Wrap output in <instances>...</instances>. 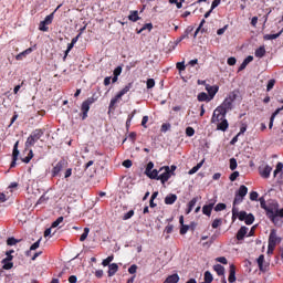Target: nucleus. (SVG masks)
I'll return each mask as SVG.
<instances>
[{"label": "nucleus", "instance_id": "obj_31", "mask_svg": "<svg viewBox=\"0 0 283 283\" xmlns=\"http://www.w3.org/2000/svg\"><path fill=\"white\" fill-rule=\"evenodd\" d=\"M247 193H249V188H247V186H240L237 195L244 198L247 196Z\"/></svg>", "mask_w": 283, "mask_h": 283}, {"label": "nucleus", "instance_id": "obj_33", "mask_svg": "<svg viewBox=\"0 0 283 283\" xmlns=\"http://www.w3.org/2000/svg\"><path fill=\"white\" fill-rule=\"evenodd\" d=\"M128 19L129 21H134V22L138 21V19H140L138 17V11H132L130 14L128 15Z\"/></svg>", "mask_w": 283, "mask_h": 283}, {"label": "nucleus", "instance_id": "obj_11", "mask_svg": "<svg viewBox=\"0 0 283 283\" xmlns=\"http://www.w3.org/2000/svg\"><path fill=\"white\" fill-rule=\"evenodd\" d=\"M218 90H220V87L218 85H209L207 84L206 85V91L208 92L209 94V97L213 101V97L216 96V94H218Z\"/></svg>", "mask_w": 283, "mask_h": 283}, {"label": "nucleus", "instance_id": "obj_44", "mask_svg": "<svg viewBox=\"0 0 283 283\" xmlns=\"http://www.w3.org/2000/svg\"><path fill=\"white\" fill-rule=\"evenodd\" d=\"M63 222V217H59L51 226V229H56V227H59V224H61Z\"/></svg>", "mask_w": 283, "mask_h": 283}, {"label": "nucleus", "instance_id": "obj_24", "mask_svg": "<svg viewBox=\"0 0 283 283\" xmlns=\"http://www.w3.org/2000/svg\"><path fill=\"white\" fill-rule=\"evenodd\" d=\"M211 211H213V203H209L202 207L203 216H211Z\"/></svg>", "mask_w": 283, "mask_h": 283}, {"label": "nucleus", "instance_id": "obj_28", "mask_svg": "<svg viewBox=\"0 0 283 283\" xmlns=\"http://www.w3.org/2000/svg\"><path fill=\"white\" fill-rule=\"evenodd\" d=\"M176 200H178V197L176 195H168L165 198V205H174V202H176Z\"/></svg>", "mask_w": 283, "mask_h": 283}, {"label": "nucleus", "instance_id": "obj_63", "mask_svg": "<svg viewBox=\"0 0 283 283\" xmlns=\"http://www.w3.org/2000/svg\"><path fill=\"white\" fill-rule=\"evenodd\" d=\"M258 192L256 191H252L251 193H250V200H258Z\"/></svg>", "mask_w": 283, "mask_h": 283}, {"label": "nucleus", "instance_id": "obj_51", "mask_svg": "<svg viewBox=\"0 0 283 283\" xmlns=\"http://www.w3.org/2000/svg\"><path fill=\"white\" fill-rule=\"evenodd\" d=\"M39 247H41V239H39L35 243H33L30 247V251H36V249H39Z\"/></svg>", "mask_w": 283, "mask_h": 283}, {"label": "nucleus", "instance_id": "obj_32", "mask_svg": "<svg viewBox=\"0 0 283 283\" xmlns=\"http://www.w3.org/2000/svg\"><path fill=\"white\" fill-rule=\"evenodd\" d=\"M213 271H216V273L218 275H224V266L220 265V264H216L213 266Z\"/></svg>", "mask_w": 283, "mask_h": 283}, {"label": "nucleus", "instance_id": "obj_37", "mask_svg": "<svg viewBox=\"0 0 283 283\" xmlns=\"http://www.w3.org/2000/svg\"><path fill=\"white\" fill-rule=\"evenodd\" d=\"M111 262H114V255L107 256L105 260H103L102 265L109 266Z\"/></svg>", "mask_w": 283, "mask_h": 283}, {"label": "nucleus", "instance_id": "obj_15", "mask_svg": "<svg viewBox=\"0 0 283 283\" xmlns=\"http://www.w3.org/2000/svg\"><path fill=\"white\" fill-rule=\"evenodd\" d=\"M256 262H258L260 271H266V269L269 268V264L264 261V255L263 254H261L258 258Z\"/></svg>", "mask_w": 283, "mask_h": 283}, {"label": "nucleus", "instance_id": "obj_12", "mask_svg": "<svg viewBox=\"0 0 283 283\" xmlns=\"http://www.w3.org/2000/svg\"><path fill=\"white\" fill-rule=\"evenodd\" d=\"M65 166V161H59L52 169V176L56 177L63 171V167Z\"/></svg>", "mask_w": 283, "mask_h": 283}, {"label": "nucleus", "instance_id": "obj_62", "mask_svg": "<svg viewBox=\"0 0 283 283\" xmlns=\"http://www.w3.org/2000/svg\"><path fill=\"white\" fill-rule=\"evenodd\" d=\"M172 232H174V226L168 224V226L165 228V233H172Z\"/></svg>", "mask_w": 283, "mask_h": 283}, {"label": "nucleus", "instance_id": "obj_1", "mask_svg": "<svg viewBox=\"0 0 283 283\" xmlns=\"http://www.w3.org/2000/svg\"><path fill=\"white\" fill-rule=\"evenodd\" d=\"M280 242H282V238L277 237V231L275 229L271 230L268 243V255H273V251H275V247H277Z\"/></svg>", "mask_w": 283, "mask_h": 283}, {"label": "nucleus", "instance_id": "obj_13", "mask_svg": "<svg viewBox=\"0 0 283 283\" xmlns=\"http://www.w3.org/2000/svg\"><path fill=\"white\" fill-rule=\"evenodd\" d=\"M214 125H217L219 132H227V129H229V122L227 118L221 119L219 123H214Z\"/></svg>", "mask_w": 283, "mask_h": 283}, {"label": "nucleus", "instance_id": "obj_6", "mask_svg": "<svg viewBox=\"0 0 283 283\" xmlns=\"http://www.w3.org/2000/svg\"><path fill=\"white\" fill-rule=\"evenodd\" d=\"M159 171H160L159 180L161 185H165V182H167V180L171 178V168H169V166H165V167H161Z\"/></svg>", "mask_w": 283, "mask_h": 283}, {"label": "nucleus", "instance_id": "obj_30", "mask_svg": "<svg viewBox=\"0 0 283 283\" xmlns=\"http://www.w3.org/2000/svg\"><path fill=\"white\" fill-rule=\"evenodd\" d=\"M198 202L197 198H192L188 203V210L186 211L187 214H189L190 211H193V208L196 207V203Z\"/></svg>", "mask_w": 283, "mask_h": 283}, {"label": "nucleus", "instance_id": "obj_45", "mask_svg": "<svg viewBox=\"0 0 283 283\" xmlns=\"http://www.w3.org/2000/svg\"><path fill=\"white\" fill-rule=\"evenodd\" d=\"M177 70H179V72H185V70H187V66L185 65V62H178L176 64Z\"/></svg>", "mask_w": 283, "mask_h": 283}, {"label": "nucleus", "instance_id": "obj_52", "mask_svg": "<svg viewBox=\"0 0 283 283\" xmlns=\"http://www.w3.org/2000/svg\"><path fill=\"white\" fill-rule=\"evenodd\" d=\"M224 209H227V205H224V203H218L214 207V211H224Z\"/></svg>", "mask_w": 283, "mask_h": 283}, {"label": "nucleus", "instance_id": "obj_56", "mask_svg": "<svg viewBox=\"0 0 283 283\" xmlns=\"http://www.w3.org/2000/svg\"><path fill=\"white\" fill-rule=\"evenodd\" d=\"M221 224H222V220L216 219L212 222V229H218V227H220Z\"/></svg>", "mask_w": 283, "mask_h": 283}, {"label": "nucleus", "instance_id": "obj_57", "mask_svg": "<svg viewBox=\"0 0 283 283\" xmlns=\"http://www.w3.org/2000/svg\"><path fill=\"white\" fill-rule=\"evenodd\" d=\"M17 242H19V241H17V239H14V238H9V239L7 240V244H8L9 247H14V244H17Z\"/></svg>", "mask_w": 283, "mask_h": 283}, {"label": "nucleus", "instance_id": "obj_59", "mask_svg": "<svg viewBox=\"0 0 283 283\" xmlns=\"http://www.w3.org/2000/svg\"><path fill=\"white\" fill-rule=\"evenodd\" d=\"M222 0H213L212 4H211V10H216V8H218V6H220Z\"/></svg>", "mask_w": 283, "mask_h": 283}, {"label": "nucleus", "instance_id": "obj_42", "mask_svg": "<svg viewBox=\"0 0 283 283\" xmlns=\"http://www.w3.org/2000/svg\"><path fill=\"white\" fill-rule=\"evenodd\" d=\"M242 200H244V197L235 193L234 201H233V207H235V205H240L242 202Z\"/></svg>", "mask_w": 283, "mask_h": 283}, {"label": "nucleus", "instance_id": "obj_58", "mask_svg": "<svg viewBox=\"0 0 283 283\" xmlns=\"http://www.w3.org/2000/svg\"><path fill=\"white\" fill-rule=\"evenodd\" d=\"M216 262H220V264H228L227 258L224 256L217 258Z\"/></svg>", "mask_w": 283, "mask_h": 283}, {"label": "nucleus", "instance_id": "obj_64", "mask_svg": "<svg viewBox=\"0 0 283 283\" xmlns=\"http://www.w3.org/2000/svg\"><path fill=\"white\" fill-rule=\"evenodd\" d=\"M237 62H238V60H235V57L228 59V65H235Z\"/></svg>", "mask_w": 283, "mask_h": 283}, {"label": "nucleus", "instance_id": "obj_40", "mask_svg": "<svg viewBox=\"0 0 283 283\" xmlns=\"http://www.w3.org/2000/svg\"><path fill=\"white\" fill-rule=\"evenodd\" d=\"M129 90H132V83L127 84V85L125 86V88H123V90H120V91L118 92V94L122 95V96H125V94H127V92H129Z\"/></svg>", "mask_w": 283, "mask_h": 283}, {"label": "nucleus", "instance_id": "obj_14", "mask_svg": "<svg viewBox=\"0 0 283 283\" xmlns=\"http://www.w3.org/2000/svg\"><path fill=\"white\" fill-rule=\"evenodd\" d=\"M12 156H13V161L11 163V167H15L17 165V160L19 158V142H17L13 146V153H12Z\"/></svg>", "mask_w": 283, "mask_h": 283}, {"label": "nucleus", "instance_id": "obj_61", "mask_svg": "<svg viewBox=\"0 0 283 283\" xmlns=\"http://www.w3.org/2000/svg\"><path fill=\"white\" fill-rule=\"evenodd\" d=\"M134 210L128 211L126 214H124V220H129V218H133Z\"/></svg>", "mask_w": 283, "mask_h": 283}, {"label": "nucleus", "instance_id": "obj_54", "mask_svg": "<svg viewBox=\"0 0 283 283\" xmlns=\"http://www.w3.org/2000/svg\"><path fill=\"white\" fill-rule=\"evenodd\" d=\"M136 271H138V265L136 264L130 265V268L128 269V273H130V275H134Z\"/></svg>", "mask_w": 283, "mask_h": 283}, {"label": "nucleus", "instance_id": "obj_7", "mask_svg": "<svg viewBox=\"0 0 283 283\" xmlns=\"http://www.w3.org/2000/svg\"><path fill=\"white\" fill-rule=\"evenodd\" d=\"M224 118H227V113L221 111V108L217 107L213 111L211 123L214 125L216 123H220V120H224Z\"/></svg>", "mask_w": 283, "mask_h": 283}, {"label": "nucleus", "instance_id": "obj_50", "mask_svg": "<svg viewBox=\"0 0 283 283\" xmlns=\"http://www.w3.org/2000/svg\"><path fill=\"white\" fill-rule=\"evenodd\" d=\"M39 30H41V32H48V24L44 21L40 22Z\"/></svg>", "mask_w": 283, "mask_h": 283}, {"label": "nucleus", "instance_id": "obj_16", "mask_svg": "<svg viewBox=\"0 0 283 283\" xmlns=\"http://www.w3.org/2000/svg\"><path fill=\"white\" fill-rule=\"evenodd\" d=\"M118 273V264L112 263L108 265V277H114Z\"/></svg>", "mask_w": 283, "mask_h": 283}, {"label": "nucleus", "instance_id": "obj_5", "mask_svg": "<svg viewBox=\"0 0 283 283\" xmlns=\"http://www.w3.org/2000/svg\"><path fill=\"white\" fill-rule=\"evenodd\" d=\"M14 253V250H10L6 252L7 258L2 260V269L4 271H10L14 266V263L12 260H14V256L12 255Z\"/></svg>", "mask_w": 283, "mask_h": 283}, {"label": "nucleus", "instance_id": "obj_22", "mask_svg": "<svg viewBox=\"0 0 283 283\" xmlns=\"http://www.w3.org/2000/svg\"><path fill=\"white\" fill-rule=\"evenodd\" d=\"M266 54V49L264 46H260L259 49L255 50L254 56L256 59H262Z\"/></svg>", "mask_w": 283, "mask_h": 283}, {"label": "nucleus", "instance_id": "obj_23", "mask_svg": "<svg viewBox=\"0 0 283 283\" xmlns=\"http://www.w3.org/2000/svg\"><path fill=\"white\" fill-rule=\"evenodd\" d=\"M202 165H205V160L200 161L199 164H197L195 167H192L188 174L189 176H193V174H198V170H200L202 168Z\"/></svg>", "mask_w": 283, "mask_h": 283}, {"label": "nucleus", "instance_id": "obj_26", "mask_svg": "<svg viewBox=\"0 0 283 283\" xmlns=\"http://www.w3.org/2000/svg\"><path fill=\"white\" fill-rule=\"evenodd\" d=\"M197 98L200 103H202V102L209 103V101H212L211 97L209 95H207V93H205V92L199 93Z\"/></svg>", "mask_w": 283, "mask_h": 283}, {"label": "nucleus", "instance_id": "obj_39", "mask_svg": "<svg viewBox=\"0 0 283 283\" xmlns=\"http://www.w3.org/2000/svg\"><path fill=\"white\" fill-rule=\"evenodd\" d=\"M230 169L231 171H235V169H238V160H235V158L230 159Z\"/></svg>", "mask_w": 283, "mask_h": 283}, {"label": "nucleus", "instance_id": "obj_17", "mask_svg": "<svg viewBox=\"0 0 283 283\" xmlns=\"http://www.w3.org/2000/svg\"><path fill=\"white\" fill-rule=\"evenodd\" d=\"M179 224L181 226L180 234L185 235V233H187V231H189V226L185 224V217L184 216H181L179 218Z\"/></svg>", "mask_w": 283, "mask_h": 283}, {"label": "nucleus", "instance_id": "obj_25", "mask_svg": "<svg viewBox=\"0 0 283 283\" xmlns=\"http://www.w3.org/2000/svg\"><path fill=\"white\" fill-rule=\"evenodd\" d=\"M253 61V55H249L240 65L239 67V72H242V70L247 69V65H249V63H251Z\"/></svg>", "mask_w": 283, "mask_h": 283}, {"label": "nucleus", "instance_id": "obj_21", "mask_svg": "<svg viewBox=\"0 0 283 283\" xmlns=\"http://www.w3.org/2000/svg\"><path fill=\"white\" fill-rule=\"evenodd\" d=\"M228 282H230V283L235 282V265H233V264L230 265Z\"/></svg>", "mask_w": 283, "mask_h": 283}, {"label": "nucleus", "instance_id": "obj_48", "mask_svg": "<svg viewBox=\"0 0 283 283\" xmlns=\"http://www.w3.org/2000/svg\"><path fill=\"white\" fill-rule=\"evenodd\" d=\"M196 134V129H193V127H187L186 128V136H189V137H191V136H193Z\"/></svg>", "mask_w": 283, "mask_h": 283}, {"label": "nucleus", "instance_id": "obj_53", "mask_svg": "<svg viewBox=\"0 0 283 283\" xmlns=\"http://www.w3.org/2000/svg\"><path fill=\"white\" fill-rule=\"evenodd\" d=\"M273 87H275V80H270L268 82V86H266L268 92H271V90H273Z\"/></svg>", "mask_w": 283, "mask_h": 283}, {"label": "nucleus", "instance_id": "obj_18", "mask_svg": "<svg viewBox=\"0 0 283 283\" xmlns=\"http://www.w3.org/2000/svg\"><path fill=\"white\" fill-rule=\"evenodd\" d=\"M249 233V228L241 227L237 233V240H244V237Z\"/></svg>", "mask_w": 283, "mask_h": 283}, {"label": "nucleus", "instance_id": "obj_36", "mask_svg": "<svg viewBox=\"0 0 283 283\" xmlns=\"http://www.w3.org/2000/svg\"><path fill=\"white\" fill-rule=\"evenodd\" d=\"M213 282V275L211 274V272L207 271L205 273V283H211Z\"/></svg>", "mask_w": 283, "mask_h": 283}, {"label": "nucleus", "instance_id": "obj_8", "mask_svg": "<svg viewBox=\"0 0 283 283\" xmlns=\"http://www.w3.org/2000/svg\"><path fill=\"white\" fill-rule=\"evenodd\" d=\"M218 108L221 112H224L227 114V112H231V109H233V97H227L222 104L220 106H218Z\"/></svg>", "mask_w": 283, "mask_h": 283}, {"label": "nucleus", "instance_id": "obj_55", "mask_svg": "<svg viewBox=\"0 0 283 283\" xmlns=\"http://www.w3.org/2000/svg\"><path fill=\"white\" fill-rule=\"evenodd\" d=\"M154 170V164L150 161L147 164L146 166V170H145V174L148 175L150 171Z\"/></svg>", "mask_w": 283, "mask_h": 283}, {"label": "nucleus", "instance_id": "obj_29", "mask_svg": "<svg viewBox=\"0 0 283 283\" xmlns=\"http://www.w3.org/2000/svg\"><path fill=\"white\" fill-rule=\"evenodd\" d=\"M282 30L279 32V33H275V34H265L263 36L264 41H273L275 39H279V36L282 34Z\"/></svg>", "mask_w": 283, "mask_h": 283}, {"label": "nucleus", "instance_id": "obj_47", "mask_svg": "<svg viewBox=\"0 0 283 283\" xmlns=\"http://www.w3.org/2000/svg\"><path fill=\"white\" fill-rule=\"evenodd\" d=\"M282 169H283V164L277 163L276 168L274 170V178L280 174V171H282Z\"/></svg>", "mask_w": 283, "mask_h": 283}, {"label": "nucleus", "instance_id": "obj_34", "mask_svg": "<svg viewBox=\"0 0 283 283\" xmlns=\"http://www.w3.org/2000/svg\"><path fill=\"white\" fill-rule=\"evenodd\" d=\"M243 222H245V224H253V222H255V217H253V214L249 213L245 217Z\"/></svg>", "mask_w": 283, "mask_h": 283}, {"label": "nucleus", "instance_id": "obj_60", "mask_svg": "<svg viewBox=\"0 0 283 283\" xmlns=\"http://www.w3.org/2000/svg\"><path fill=\"white\" fill-rule=\"evenodd\" d=\"M24 59L28 54H32V48H29L27 50H24L23 52L20 53Z\"/></svg>", "mask_w": 283, "mask_h": 283}, {"label": "nucleus", "instance_id": "obj_4", "mask_svg": "<svg viewBox=\"0 0 283 283\" xmlns=\"http://www.w3.org/2000/svg\"><path fill=\"white\" fill-rule=\"evenodd\" d=\"M268 218L275 222L276 218H283V208L279 209L277 203H275L272 208H268Z\"/></svg>", "mask_w": 283, "mask_h": 283}, {"label": "nucleus", "instance_id": "obj_35", "mask_svg": "<svg viewBox=\"0 0 283 283\" xmlns=\"http://www.w3.org/2000/svg\"><path fill=\"white\" fill-rule=\"evenodd\" d=\"M87 235H90V228H85L84 232L82 233V235L80 237V241L81 242H85V240H87Z\"/></svg>", "mask_w": 283, "mask_h": 283}, {"label": "nucleus", "instance_id": "obj_9", "mask_svg": "<svg viewBox=\"0 0 283 283\" xmlns=\"http://www.w3.org/2000/svg\"><path fill=\"white\" fill-rule=\"evenodd\" d=\"M247 216H249L247 211H239L237 207L232 208V220H235V218H238L241 222H244Z\"/></svg>", "mask_w": 283, "mask_h": 283}, {"label": "nucleus", "instance_id": "obj_10", "mask_svg": "<svg viewBox=\"0 0 283 283\" xmlns=\"http://www.w3.org/2000/svg\"><path fill=\"white\" fill-rule=\"evenodd\" d=\"M273 171V168L269 165L261 167L259 169V174L262 178H269L271 176V172Z\"/></svg>", "mask_w": 283, "mask_h": 283}, {"label": "nucleus", "instance_id": "obj_20", "mask_svg": "<svg viewBox=\"0 0 283 283\" xmlns=\"http://www.w3.org/2000/svg\"><path fill=\"white\" fill-rule=\"evenodd\" d=\"M158 174H160V170L153 169L146 176H148V178L151 180H160V175Z\"/></svg>", "mask_w": 283, "mask_h": 283}, {"label": "nucleus", "instance_id": "obj_41", "mask_svg": "<svg viewBox=\"0 0 283 283\" xmlns=\"http://www.w3.org/2000/svg\"><path fill=\"white\" fill-rule=\"evenodd\" d=\"M34 158V153L32 150H29V154L25 158L22 159V163H30Z\"/></svg>", "mask_w": 283, "mask_h": 283}, {"label": "nucleus", "instance_id": "obj_2", "mask_svg": "<svg viewBox=\"0 0 283 283\" xmlns=\"http://www.w3.org/2000/svg\"><path fill=\"white\" fill-rule=\"evenodd\" d=\"M41 136H43V130L35 129L25 142V149H30V147H34L39 140H41Z\"/></svg>", "mask_w": 283, "mask_h": 283}, {"label": "nucleus", "instance_id": "obj_43", "mask_svg": "<svg viewBox=\"0 0 283 283\" xmlns=\"http://www.w3.org/2000/svg\"><path fill=\"white\" fill-rule=\"evenodd\" d=\"M260 205H261L262 209H265L268 214H269V210L268 209H273V207H266V201H264V198L260 199Z\"/></svg>", "mask_w": 283, "mask_h": 283}, {"label": "nucleus", "instance_id": "obj_3", "mask_svg": "<svg viewBox=\"0 0 283 283\" xmlns=\"http://www.w3.org/2000/svg\"><path fill=\"white\" fill-rule=\"evenodd\" d=\"M98 101V97L96 95H93L92 97H88L86 101L82 103L81 109H82V120H85L87 118V112H90V106L94 105Z\"/></svg>", "mask_w": 283, "mask_h": 283}, {"label": "nucleus", "instance_id": "obj_27", "mask_svg": "<svg viewBox=\"0 0 283 283\" xmlns=\"http://www.w3.org/2000/svg\"><path fill=\"white\" fill-rule=\"evenodd\" d=\"M180 281V276L178 274H172L168 276L164 283H178Z\"/></svg>", "mask_w": 283, "mask_h": 283}, {"label": "nucleus", "instance_id": "obj_38", "mask_svg": "<svg viewBox=\"0 0 283 283\" xmlns=\"http://www.w3.org/2000/svg\"><path fill=\"white\" fill-rule=\"evenodd\" d=\"M43 21H44V23H45L46 25H50V24L52 23V21H54V12L51 13V14H49V15H46Z\"/></svg>", "mask_w": 283, "mask_h": 283}, {"label": "nucleus", "instance_id": "obj_19", "mask_svg": "<svg viewBox=\"0 0 283 283\" xmlns=\"http://www.w3.org/2000/svg\"><path fill=\"white\" fill-rule=\"evenodd\" d=\"M123 99V96L120 94H116L109 103V109H114V107L116 106L117 103H120V101Z\"/></svg>", "mask_w": 283, "mask_h": 283}, {"label": "nucleus", "instance_id": "obj_49", "mask_svg": "<svg viewBox=\"0 0 283 283\" xmlns=\"http://www.w3.org/2000/svg\"><path fill=\"white\" fill-rule=\"evenodd\" d=\"M240 177V172L239 171H234L230 175V180L231 182H235V180H238V178Z\"/></svg>", "mask_w": 283, "mask_h": 283}, {"label": "nucleus", "instance_id": "obj_46", "mask_svg": "<svg viewBox=\"0 0 283 283\" xmlns=\"http://www.w3.org/2000/svg\"><path fill=\"white\" fill-rule=\"evenodd\" d=\"M146 85L147 90H151L153 87H155L156 81H154V78H148Z\"/></svg>", "mask_w": 283, "mask_h": 283}]
</instances>
